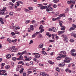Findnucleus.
I'll use <instances>...</instances> for the list:
<instances>
[{
  "mask_svg": "<svg viewBox=\"0 0 76 76\" xmlns=\"http://www.w3.org/2000/svg\"><path fill=\"white\" fill-rule=\"evenodd\" d=\"M30 29H31V30L33 31V30H34V28H33V25H30Z\"/></svg>",
  "mask_w": 76,
  "mask_h": 76,
  "instance_id": "25",
  "label": "nucleus"
},
{
  "mask_svg": "<svg viewBox=\"0 0 76 76\" xmlns=\"http://www.w3.org/2000/svg\"><path fill=\"white\" fill-rule=\"evenodd\" d=\"M29 22H30V20H27L26 21L25 23H28Z\"/></svg>",
  "mask_w": 76,
  "mask_h": 76,
  "instance_id": "55",
  "label": "nucleus"
},
{
  "mask_svg": "<svg viewBox=\"0 0 76 76\" xmlns=\"http://www.w3.org/2000/svg\"><path fill=\"white\" fill-rule=\"evenodd\" d=\"M33 41L32 40H31L30 41V43H29V44L30 45H31V44H32V43H33Z\"/></svg>",
  "mask_w": 76,
  "mask_h": 76,
  "instance_id": "56",
  "label": "nucleus"
},
{
  "mask_svg": "<svg viewBox=\"0 0 76 76\" xmlns=\"http://www.w3.org/2000/svg\"><path fill=\"white\" fill-rule=\"evenodd\" d=\"M18 63V64H22V65H24L25 64L23 63V62L21 61L19 62Z\"/></svg>",
  "mask_w": 76,
  "mask_h": 76,
  "instance_id": "15",
  "label": "nucleus"
},
{
  "mask_svg": "<svg viewBox=\"0 0 76 76\" xmlns=\"http://www.w3.org/2000/svg\"><path fill=\"white\" fill-rule=\"evenodd\" d=\"M65 65V63L64 62L60 63L59 65V67H63V66H64Z\"/></svg>",
  "mask_w": 76,
  "mask_h": 76,
  "instance_id": "8",
  "label": "nucleus"
},
{
  "mask_svg": "<svg viewBox=\"0 0 76 76\" xmlns=\"http://www.w3.org/2000/svg\"><path fill=\"white\" fill-rule=\"evenodd\" d=\"M68 71V72L69 73H72V71H71L70 70H69V68H67V71Z\"/></svg>",
  "mask_w": 76,
  "mask_h": 76,
  "instance_id": "48",
  "label": "nucleus"
},
{
  "mask_svg": "<svg viewBox=\"0 0 76 76\" xmlns=\"http://www.w3.org/2000/svg\"><path fill=\"white\" fill-rule=\"evenodd\" d=\"M4 12H5V11L3 10H1L0 14H1V15H4Z\"/></svg>",
  "mask_w": 76,
  "mask_h": 76,
  "instance_id": "14",
  "label": "nucleus"
},
{
  "mask_svg": "<svg viewBox=\"0 0 76 76\" xmlns=\"http://www.w3.org/2000/svg\"><path fill=\"white\" fill-rule=\"evenodd\" d=\"M31 59H32V58L31 57L28 58L26 59L27 61H30Z\"/></svg>",
  "mask_w": 76,
  "mask_h": 76,
  "instance_id": "35",
  "label": "nucleus"
},
{
  "mask_svg": "<svg viewBox=\"0 0 76 76\" xmlns=\"http://www.w3.org/2000/svg\"><path fill=\"white\" fill-rule=\"evenodd\" d=\"M42 54H44V55H45V56H47V53H46L45 51L43 50L42 51Z\"/></svg>",
  "mask_w": 76,
  "mask_h": 76,
  "instance_id": "23",
  "label": "nucleus"
},
{
  "mask_svg": "<svg viewBox=\"0 0 76 76\" xmlns=\"http://www.w3.org/2000/svg\"><path fill=\"white\" fill-rule=\"evenodd\" d=\"M61 57L58 56L56 58V59L57 60H61Z\"/></svg>",
  "mask_w": 76,
  "mask_h": 76,
  "instance_id": "33",
  "label": "nucleus"
},
{
  "mask_svg": "<svg viewBox=\"0 0 76 76\" xmlns=\"http://www.w3.org/2000/svg\"><path fill=\"white\" fill-rule=\"evenodd\" d=\"M55 76H58V73L56 72L55 73Z\"/></svg>",
  "mask_w": 76,
  "mask_h": 76,
  "instance_id": "64",
  "label": "nucleus"
},
{
  "mask_svg": "<svg viewBox=\"0 0 76 76\" xmlns=\"http://www.w3.org/2000/svg\"><path fill=\"white\" fill-rule=\"evenodd\" d=\"M10 5H11V6H14V4L12 2H10Z\"/></svg>",
  "mask_w": 76,
  "mask_h": 76,
  "instance_id": "42",
  "label": "nucleus"
},
{
  "mask_svg": "<svg viewBox=\"0 0 76 76\" xmlns=\"http://www.w3.org/2000/svg\"><path fill=\"white\" fill-rule=\"evenodd\" d=\"M26 53H27V52L26 51H23L21 53L22 54V55H23V54H26Z\"/></svg>",
  "mask_w": 76,
  "mask_h": 76,
  "instance_id": "47",
  "label": "nucleus"
},
{
  "mask_svg": "<svg viewBox=\"0 0 76 76\" xmlns=\"http://www.w3.org/2000/svg\"><path fill=\"white\" fill-rule=\"evenodd\" d=\"M19 71V66H18L16 68V71Z\"/></svg>",
  "mask_w": 76,
  "mask_h": 76,
  "instance_id": "58",
  "label": "nucleus"
},
{
  "mask_svg": "<svg viewBox=\"0 0 76 76\" xmlns=\"http://www.w3.org/2000/svg\"><path fill=\"white\" fill-rule=\"evenodd\" d=\"M62 37H63V38H64V41H65V42H67V36L66 35H63L62 36H61Z\"/></svg>",
  "mask_w": 76,
  "mask_h": 76,
  "instance_id": "7",
  "label": "nucleus"
},
{
  "mask_svg": "<svg viewBox=\"0 0 76 76\" xmlns=\"http://www.w3.org/2000/svg\"><path fill=\"white\" fill-rule=\"evenodd\" d=\"M59 25L60 26H61V31H64V30H65L66 29V28L64 26H62V23H63V22L62 21H59Z\"/></svg>",
  "mask_w": 76,
  "mask_h": 76,
  "instance_id": "1",
  "label": "nucleus"
},
{
  "mask_svg": "<svg viewBox=\"0 0 76 76\" xmlns=\"http://www.w3.org/2000/svg\"><path fill=\"white\" fill-rule=\"evenodd\" d=\"M46 8H47V6H43L42 5V7L40 8V9L41 10H42L43 9H46Z\"/></svg>",
  "mask_w": 76,
  "mask_h": 76,
  "instance_id": "11",
  "label": "nucleus"
},
{
  "mask_svg": "<svg viewBox=\"0 0 76 76\" xmlns=\"http://www.w3.org/2000/svg\"><path fill=\"white\" fill-rule=\"evenodd\" d=\"M75 28L73 27H72L69 29V31H71L72 30H75Z\"/></svg>",
  "mask_w": 76,
  "mask_h": 76,
  "instance_id": "30",
  "label": "nucleus"
},
{
  "mask_svg": "<svg viewBox=\"0 0 76 76\" xmlns=\"http://www.w3.org/2000/svg\"><path fill=\"white\" fill-rule=\"evenodd\" d=\"M19 1H17L16 2V3H17V5L18 6H19L20 5V4H19Z\"/></svg>",
  "mask_w": 76,
  "mask_h": 76,
  "instance_id": "44",
  "label": "nucleus"
},
{
  "mask_svg": "<svg viewBox=\"0 0 76 76\" xmlns=\"http://www.w3.org/2000/svg\"><path fill=\"white\" fill-rule=\"evenodd\" d=\"M60 53L62 54H64V55H66V52H65V51H61Z\"/></svg>",
  "mask_w": 76,
  "mask_h": 76,
  "instance_id": "21",
  "label": "nucleus"
},
{
  "mask_svg": "<svg viewBox=\"0 0 76 76\" xmlns=\"http://www.w3.org/2000/svg\"><path fill=\"white\" fill-rule=\"evenodd\" d=\"M67 3L68 4H72L71 2V1H68L67 2Z\"/></svg>",
  "mask_w": 76,
  "mask_h": 76,
  "instance_id": "62",
  "label": "nucleus"
},
{
  "mask_svg": "<svg viewBox=\"0 0 76 76\" xmlns=\"http://www.w3.org/2000/svg\"><path fill=\"white\" fill-rule=\"evenodd\" d=\"M71 3H72L73 4H75V1H73V0H71Z\"/></svg>",
  "mask_w": 76,
  "mask_h": 76,
  "instance_id": "57",
  "label": "nucleus"
},
{
  "mask_svg": "<svg viewBox=\"0 0 76 76\" xmlns=\"http://www.w3.org/2000/svg\"><path fill=\"white\" fill-rule=\"evenodd\" d=\"M28 73V74H30V73H32V71H28L27 72Z\"/></svg>",
  "mask_w": 76,
  "mask_h": 76,
  "instance_id": "49",
  "label": "nucleus"
},
{
  "mask_svg": "<svg viewBox=\"0 0 76 76\" xmlns=\"http://www.w3.org/2000/svg\"><path fill=\"white\" fill-rule=\"evenodd\" d=\"M64 32H65V31H58V34H63V33H64Z\"/></svg>",
  "mask_w": 76,
  "mask_h": 76,
  "instance_id": "26",
  "label": "nucleus"
},
{
  "mask_svg": "<svg viewBox=\"0 0 76 76\" xmlns=\"http://www.w3.org/2000/svg\"><path fill=\"white\" fill-rule=\"evenodd\" d=\"M59 12L58 11L57 12H56V13H55V15H58L59 14Z\"/></svg>",
  "mask_w": 76,
  "mask_h": 76,
  "instance_id": "51",
  "label": "nucleus"
},
{
  "mask_svg": "<svg viewBox=\"0 0 76 76\" xmlns=\"http://www.w3.org/2000/svg\"><path fill=\"white\" fill-rule=\"evenodd\" d=\"M58 16L59 17H63L64 16V14H62L59 15Z\"/></svg>",
  "mask_w": 76,
  "mask_h": 76,
  "instance_id": "31",
  "label": "nucleus"
},
{
  "mask_svg": "<svg viewBox=\"0 0 76 76\" xmlns=\"http://www.w3.org/2000/svg\"><path fill=\"white\" fill-rule=\"evenodd\" d=\"M18 40L17 39H15V40H12V42H16Z\"/></svg>",
  "mask_w": 76,
  "mask_h": 76,
  "instance_id": "28",
  "label": "nucleus"
},
{
  "mask_svg": "<svg viewBox=\"0 0 76 76\" xmlns=\"http://www.w3.org/2000/svg\"><path fill=\"white\" fill-rule=\"evenodd\" d=\"M15 34L14 33V32H12L11 33V35L13 36L14 35H15Z\"/></svg>",
  "mask_w": 76,
  "mask_h": 76,
  "instance_id": "53",
  "label": "nucleus"
},
{
  "mask_svg": "<svg viewBox=\"0 0 76 76\" xmlns=\"http://www.w3.org/2000/svg\"><path fill=\"white\" fill-rule=\"evenodd\" d=\"M40 75L42 76H48V74L47 73H45V72H41L40 73Z\"/></svg>",
  "mask_w": 76,
  "mask_h": 76,
  "instance_id": "6",
  "label": "nucleus"
},
{
  "mask_svg": "<svg viewBox=\"0 0 76 76\" xmlns=\"http://www.w3.org/2000/svg\"><path fill=\"white\" fill-rule=\"evenodd\" d=\"M24 10L25 11V12H31V11H29V10L26 8L24 9Z\"/></svg>",
  "mask_w": 76,
  "mask_h": 76,
  "instance_id": "29",
  "label": "nucleus"
},
{
  "mask_svg": "<svg viewBox=\"0 0 76 76\" xmlns=\"http://www.w3.org/2000/svg\"><path fill=\"white\" fill-rule=\"evenodd\" d=\"M56 70L57 71V72H60V69L59 68H56Z\"/></svg>",
  "mask_w": 76,
  "mask_h": 76,
  "instance_id": "38",
  "label": "nucleus"
},
{
  "mask_svg": "<svg viewBox=\"0 0 76 76\" xmlns=\"http://www.w3.org/2000/svg\"><path fill=\"white\" fill-rule=\"evenodd\" d=\"M59 1V0H53V2L54 3H57Z\"/></svg>",
  "mask_w": 76,
  "mask_h": 76,
  "instance_id": "24",
  "label": "nucleus"
},
{
  "mask_svg": "<svg viewBox=\"0 0 76 76\" xmlns=\"http://www.w3.org/2000/svg\"><path fill=\"white\" fill-rule=\"evenodd\" d=\"M70 41L71 42H75V40L73 39H70Z\"/></svg>",
  "mask_w": 76,
  "mask_h": 76,
  "instance_id": "41",
  "label": "nucleus"
},
{
  "mask_svg": "<svg viewBox=\"0 0 76 76\" xmlns=\"http://www.w3.org/2000/svg\"><path fill=\"white\" fill-rule=\"evenodd\" d=\"M33 70H34L33 72H37L36 70L37 69L35 68H34L33 69Z\"/></svg>",
  "mask_w": 76,
  "mask_h": 76,
  "instance_id": "36",
  "label": "nucleus"
},
{
  "mask_svg": "<svg viewBox=\"0 0 76 76\" xmlns=\"http://www.w3.org/2000/svg\"><path fill=\"white\" fill-rule=\"evenodd\" d=\"M22 59H23V56H20L19 57V58H16V60H22Z\"/></svg>",
  "mask_w": 76,
  "mask_h": 76,
  "instance_id": "12",
  "label": "nucleus"
},
{
  "mask_svg": "<svg viewBox=\"0 0 76 76\" xmlns=\"http://www.w3.org/2000/svg\"><path fill=\"white\" fill-rule=\"evenodd\" d=\"M37 36V35L35 34H33L32 36V38H34V37H35Z\"/></svg>",
  "mask_w": 76,
  "mask_h": 76,
  "instance_id": "50",
  "label": "nucleus"
},
{
  "mask_svg": "<svg viewBox=\"0 0 76 76\" xmlns=\"http://www.w3.org/2000/svg\"><path fill=\"white\" fill-rule=\"evenodd\" d=\"M46 35L48 36L49 38H50L51 37V34H49L48 33H47L46 34Z\"/></svg>",
  "mask_w": 76,
  "mask_h": 76,
  "instance_id": "22",
  "label": "nucleus"
},
{
  "mask_svg": "<svg viewBox=\"0 0 76 76\" xmlns=\"http://www.w3.org/2000/svg\"><path fill=\"white\" fill-rule=\"evenodd\" d=\"M64 63H67V57L65 58V59L64 60Z\"/></svg>",
  "mask_w": 76,
  "mask_h": 76,
  "instance_id": "43",
  "label": "nucleus"
},
{
  "mask_svg": "<svg viewBox=\"0 0 76 76\" xmlns=\"http://www.w3.org/2000/svg\"><path fill=\"white\" fill-rule=\"evenodd\" d=\"M23 70H24V69H23V68H22L20 70V73L21 74L22 73H23Z\"/></svg>",
  "mask_w": 76,
  "mask_h": 76,
  "instance_id": "27",
  "label": "nucleus"
},
{
  "mask_svg": "<svg viewBox=\"0 0 76 76\" xmlns=\"http://www.w3.org/2000/svg\"><path fill=\"white\" fill-rule=\"evenodd\" d=\"M1 69H2L4 67V66L5 65V63H2L1 64Z\"/></svg>",
  "mask_w": 76,
  "mask_h": 76,
  "instance_id": "20",
  "label": "nucleus"
},
{
  "mask_svg": "<svg viewBox=\"0 0 76 76\" xmlns=\"http://www.w3.org/2000/svg\"><path fill=\"white\" fill-rule=\"evenodd\" d=\"M71 34V36H73L74 38H76V34L75 33L72 32Z\"/></svg>",
  "mask_w": 76,
  "mask_h": 76,
  "instance_id": "13",
  "label": "nucleus"
},
{
  "mask_svg": "<svg viewBox=\"0 0 76 76\" xmlns=\"http://www.w3.org/2000/svg\"><path fill=\"white\" fill-rule=\"evenodd\" d=\"M44 22H45L44 20H42V21H40V23H42L43 25H45V23H44Z\"/></svg>",
  "mask_w": 76,
  "mask_h": 76,
  "instance_id": "45",
  "label": "nucleus"
},
{
  "mask_svg": "<svg viewBox=\"0 0 76 76\" xmlns=\"http://www.w3.org/2000/svg\"><path fill=\"white\" fill-rule=\"evenodd\" d=\"M5 68L7 69H9L10 68V66H9V65H7L6 66Z\"/></svg>",
  "mask_w": 76,
  "mask_h": 76,
  "instance_id": "34",
  "label": "nucleus"
},
{
  "mask_svg": "<svg viewBox=\"0 0 76 76\" xmlns=\"http://www.w3.org/2000/svg\"><path fill=\"white\" fill-rule=\"evenodd\" d=\"M53 7L54 8H56L57 7V5H56V4H55L53 5Z\"/></svg>",
  "mask_w": 76,
  "mask_h": 76,
  "instance_id": "60",
  "label": "nucleus"
},
{
  "mask_svg": "<svg viewBox=\"0 0 76 76\" xmlns=\"http://www.w3.org/2000/svg\"><path fill=\"white\" fill-rule=\"evenodd\" d=\"M21 10V8H18L16 10V11H19Z\"/></svg>",
  "mask_w": 76,
  "mask_h": 76,
  "instance_id": "54",
  "label": "nucleus"
},
{
  "mask_svg": "<svg viewBox=\"0 0 76 76\" xmlns=\"http://www.w3.org/2000/svg\"><path fill=\"white\" fill-rule=\"evenodd\" d=\"M14 27L15 30H17V29H20L19 27L18 26H15L14 27L13 26H12V27H10V28H13Z\"/></svg>",
  "mask_w": 76,
  "mask_h": 76,
  "instance_id": "5",
  "label": "nucleus"
},
{
  "mask_svg": "<svg viewBox=\"0 0 76 76\" xmlns=\"http://www.w3.org/2000/svg\"><path fill=\"white\" fill-rule=\"evenodd\" d=\"M11 55L10 54H8L6 55V57L7 58H10L11 57Z\"/></svg>",
  "mask_w": 76,
  "mask_h": 76,
  "instance_id": "19",
  "label": "nucleus"
},
{
  "mask_svg": "<svg viewBox=\"0 0 76 76\" xmlns=\"http://www.w3.org/2000/svg\"><path fill=\"white\" fill-rule=\"evenodd\" d=\"M67 60H67V63H70V60H72V59L70 58H69V57H67Z\"/></svg>",
  "mask_w": 76,
  "mask_h": 76,
  "instance_id": "10",
  "label": "nucleus"
},
{
  "mask_svg": "<svg viewBox=\"0 0 76 76\" xmlns=\"http://www.w3.org/2000/svg\"><path fill=\"white\" fill-rule=\"evenodd\" d=\"M11 64L12 65V66H13V67H14V65H15V64L14 63V62H11Z\"/></svg>",
  "mask_w": 76,
  "mask_h": 76,
  "instance_id": "61",
  "label": "nucleus"
},
{
  "mask_svg": "<svg viewBox=\"0 0 76 76\" xmlns=\"http://www.w3.org/2000/svg\"><path fill=\"white\" fill-rule=\"evenodd\" d=\"M44 28V27L43 26L41 25L39 27V29H40V32L41 33H42V32H44V29H42Z\"/></svg>",
  "mask_w": 76,
  "mask_h": 76,
  "instance_id": "4",
  "label": "nucleus"
},
{
  "mask_svg": "<svg viewBox=\"0 0 76 76\" xmlns=\"http://www.w3.org/2000/svg\"><path fill=\"white\" fill-rule=\"evenodd\" d=\"M17 51L18 49L15 48V46L12 47V49L11 50V51H12V52H16V51Z\"/></svg>",
  "mask_w": 76,
  "mask_h": 76,
  "instance_id": "3",
  "label": "nucleus"
},
{
  "mask_svg": "<svg viewBox=\"0 0 76 76\" xmlns=\"http://www.w3.org/2000/svg\"><path fill=\"white\" fill-rule=\"evenodd\" d=\"M3 10H4V11H6V7H4Z\"/></svg>",
  "mask_w": 76,
  "mask_h": 76,
  "instance_id": "63",
  "label": "nucleus"
},
{
  "mask_svg": "<svg viewBox=\"0 0 76 76\" xmlns=\"http://www.w3.org/2000/svg\"><path fill=\"white\" fill-rule=\"evenodd\" d=\"M28 9H29V10H33V7H28Z\"/></svg>",
  "mask_w": 76,
  "mask_h": 76,
  "instance_id": "32",
  "label": "nucleus"
},
{
  "mask_svg": "<svg viewBox=\"0 0 76 76\" xmlns=\"http://www.w3.org/2000/svg\"><path fill=\"white\" fill-rule=\"evenodd\" d=\"M74 52H75V49H72L71 51V55L72 56H74V57H76V52L75 53H73Z\"/></svg>",
  "mask_w": 76,
  "mask_h": 76,
  "instance_id": "2",
  "label": "nucleus"
},
{
  "mask_svg": "<svg viewBox=\"0 0 76 76\" xmlns=\"http://www.w3.org/2000/svg\"><path fill=\"white\" fill-rule=\"evenodd\" d=\"M43 45H43L42 44H41L39 45V48H42Z\"/></svg>",
  "mask_w": 76,
  "mask_h": 76,
  "instance_id": "16",
  "label": "nucleus"
},
{
  "mask_svg": "<svg viewBox=\"0 0 76 76\" xmlns=\"http://www.w3.org/2000/svg\"><path fill=\"white\" fill-rule=\"evenodd\" d=\"M9 15L10 16H13V13L12 12H11L9 13Z\"/></svg>",
  "mask_w": 76,
  "mask_h": 76,
  "instance_id": "40",
  "label": "nucleus"
},
{
  "mask_svg": "<svg viewBox=\"0 0 76 76\" xmlns=\"http://www.w3.org/2000/svg\"><path fill=\"white\" fill-rule=\"evenodd\" d=\"M7 40L9 41L10 43H11V42H12V40L9 38L7 39Z\"/></svg>",
  "mask_w": 76,
  "mask_h": 76,
  "instance_id": "37",
  "label": "nucleus"
},
{
  "mask_svg": "<svg viewBox=\"0 0 76 76\" xmlns=\"http://www.w3.org/2000/svg\"><path fill=\"white\" fill-rule=\"evenodd\" d=\"M48 63H50V64H54V62H52L49 61H48Z\"/></svg>",
  "mask_w": 76,
  "mask_h": 76,
  "instance_id": "46",
  "label": "nucleus"
},
{
  "mask_svg": "<svg viewBox=\"0 0 76 76\" xmlns=\"http://www.w3.org/2000/svg\"><path fill=\"white\" fill-rule=\"evenodd\" d=\"M34 57L36 58H38L40 57V55L39 53H37L36 55L34 56Z\"/></svg>",
  "mask_w": 76,
  "mask_h": 76,
  "instance_id": "9",
  "label": "nucleus"
},
{
  "mask_svg": "<svg viewBox=\"0 0 76 76\" xmlns=\"http://www.w3.org/2000/svg\"><path fill=\"white\" fill-rule=\"evenodd\" d=\"M39 66H44V64L41 63H40L39 64Z\"/></svg>",
  "mask_w": 76,
  "mask_h": 76,
  "instance_id": "52",
  "label": "nucleus"
},
{
  "mask_svg": "<svg viewBox=\"0 0 76 76\" xmlns=\"http://www.w3.org/2000/svg\"><path fill=\"white\" fill-rule=\"evenodd\" d=\"M49 42H54V40H50L49 41Z\"/></svg>",
  "mask_w": 76,
  "mask_h": 76,
  "instance_id": "59",
  "label": "nucleus"
},
{
  "mask_svg": "<svg viewBox=\"0 0 76 76\" xmlns=\"http://www.w3.org/2000/svg\"><path fill=\"white\" fill-rule=\"evenodd\" d=\"M59 55L60 56H61V57H63V58H64V57H66V55H62V54H59Z\"/></svg>",
  "mask_w": 76,
  "mask_h": 76,
  "instance_id": "17",
  "label": "nucleus"
},
{
  "mask_svg": "<svg viewBox=\"0 0 76 76\" xmlns=\"http://www.w3.org/2000/svg\"><path fill=\"white\" fill-rule=\"evenodd\" d=\"M52 31L54 32H57V30H56V29L54 27L52 28Z\"/></svg>",
  "mask_w": 76,
  "mask_h": 76,
  "instance_id": "18",
  "label": "nucleus"
},
{
  "mask_svg": "<svg viewBox=\"0 0 76 76\" xmlns=\"http://www.w3.org/2000/svg\"><path fill=\"white\" fill-rule=\"evenodd\" d=\"M12 60H14V61H16V58L15 57L12 58Z\"/></svg>",
  "mask_w": 76,
  "mask_h": 76,
  "instance_id": "39",
  "label": "nucleus"
}]
</instances>
